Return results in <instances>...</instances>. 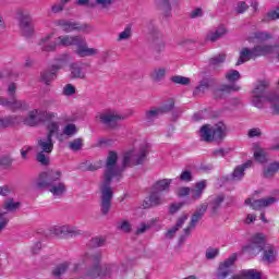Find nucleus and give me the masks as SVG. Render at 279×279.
Instances as JSON below:
<instances>
[{"label":"nucleus","mask_w":279,"mask_h":279,"mask_svg":"<svg viewBox=\"0 0 279 279\" xmlns=\"http://www.w3.org/2000/svg\"><path fill=\"white\" fill-rule=\"evenodd\" d=\"M53 36H56L54 32L47 33L41 36L38 41V47H40L41 51L46 53H51L58 49V47H76V53L80 58H88L90 56H97L99 50L97 48H89L86 43V38L82 36H70V35H61L56 40L51 41Z\"/></svg>","instance_id":"nucleus-1"},{"label":"nucleus","mask_w":279,"mask_h":279,"mask_svg":"<svg viewBox=\"0 0 279 279\" xmlns=\"http://www.w3.org/2000/svg\"><path fill=\"white\" fill-rule=\"evenodd\" d=\"M117 160H119V155L114 151H109L105 175L100 183V210L102 215H108L110 213V208H112L113 192L110 184H112V182H121V179L123 178V168H119L117 166Z\"/></svg>","instance_id":"nucleus-2"},{"label":"nucleus","mask_w":279,"mask_h":279,"mask_svg":"<svg viewBox=\"0 0 279 279\" xmlns=\"http://www.w3.org/2000/svg\"><path fill=\"white\" fill-rule=\"evenodd\" d=\"M270 38L271 34L265 32H257L253 36L248 37V43H255L257 45L254 46L253 49L243 47L240 50V57L235 65L241 66V64H245V62H250V60L260 58V56H269L270 53H274V47L267 44H263Z\"/></svg>","instance_id":"nucleus-3"},{"label":"nucleus","mask_w":279,"mask_h":279,"mask_svg":"<svg viewBox=\"0 0 279 279\" xmlns=\"http://www.w3.org/2000/svg\"><path fill=\"white\" fill-rule=\"evenodd\" d=\"M62 171L54 169L41 172L35 180V186L39 190L47 189L54 197H62L66 193V185L60 181Z\"/></svg>","instance_id":"nucleus-4"},{"label":"nucleus","mask_w":279,"mask_h":279,"mask_svg":"<svg viewBox=\"0 0 279 279\" xmlns=\"http://www.w3.org/2000/svg\"><path fill=\"white\" fill-rule=\"evenodd\" d=\"M267 83L259 82L255 85L251 101L255 108L268 106L274 114H279V97L276 94L267 93Z\"/></svg>","instance_id":"nucleus-5"},{"label":"nucleus","mask_w":279,"mask_h":279,"mask_svg":"<svg viewBox=\"0 0 279 279\" xmlns=\"http://www.w3.org/2000/svg\"><path fill=\"white\" fill-rule=\"evenodd\" d=\"M47 135L40 137L37 143V161L40 165H49V154L53 151V136L60 132V122H48L46 124Z\"/></svg>","instance_id":"nucleus-6"},{"label":"nucleus","mask_w":279,"mask_h":279,"mask_svg":"<svg viewBox=\"0 0 279 279\" xmlns=\"http://www.w3.org/2000/svg\"><path fill=\"white\" fill-rule=\"evenodd\" d=\"M149 154V145L146 143L141 144L140 146H135L132 149L124 153L122 159V167H134L136 165H143L145 162V158Z\"/></svg>","instance_id":"nucleus-7"},{"label":"nucleus","mask_w":279,"mask_h":279,"mask_svg":"<svg viewBox=\"0 0 279 279\" xmlns=\"http://www.w3.org/2000/svg\"><path fill=\"white\" fill-rule=\"evenodd\" d=\"M226 132L227 128L223 122H218L214 126L205 124L201 128L199 137L202 141H205V143H213V141H221V138H225Z\"/></svg>","instance_id":"nucleus-8"},{"label":"nucleus","mask_w":279,"mask_h":279,"mask_svg":"<svg viewBox=\"0 0 279 279\" xmlns=\"http://www.w3.org/2000/svg\"><path fill=\"white\" fill-rule=\"evenodd\" d=\"M86 260H90L94 263V266L87 271L88 278H99L101 276H112V271L117 270V266L114 265H108L104 268L99 265V262L101 260V253L97 254H86L85 255Z\"/></svg>","instance_id":"nucleus-9"},{"label":"nucleus","mask_w":279,"mask_h":279,"mask_svg":"<svg viewBox=\"0 0 279 279\" xmlns=\"http://www.w3.org/2000/svg\"><path fill=\"white\" fill-rule=\"evenodd\" d=\"M53 119H58L57 112L35 109L29 111L28 116L22 121L24 122L25 125H29L31 128H34L39 123H46L47 125V123L53 122Z\"/></svg>","instance_id":"nucleus-10"},{"label":"nucleus","mask_w":279,"mask_h":279,"mask_svg":"<svg viewBox=\"0 0 279 279\" xmlns=\"http://www.w3.org/2000/svg\"><path fill=\"white\" fill-rule=\"evenodd\" d=\"M125 119H128V116L122 114L117 109H107L96 114V120L109 128H112L118 121H123Z\"/></svg>","instance_id":"nucleus-11"},{"label":"nucleus","mask_w":279,"mask_h":279,"mask_svg":"<svg viewBox=\"0 0 279 279\" xmlns=\"http://www.w3.org/2000/svg\"><path fill=\"white\" fill-rule=\"evenodd\" d=\"M16 20L19 21V26L24 36L29 38V36H34V20H32V15L27 12L19 11L16 14Z\"/></svg>","instance_id":"nucleus-12"},{"label":"nucleus","mask_w":279,"mask_h":279,"mask_svg":"<svg viewBox=\"0 0 279 279\" xmlns=\"http://www.w3.org/2000/svg\"><path fill=\"white\" fill-rule=\"evenodd\" d=\"M226 80L230 82L229 85H221L216 92L215 96L219 97L220 93H232V90H239V85L234 84V82H239L241 80V73L236 70H230L226 74Z\"/></svg>","instance_id":"nucleus-13"},{"label":"nucleus","mask_w":279,"mask_h":279,"mask_svg":"<svg viewBox=\"0 0 279 279\" xmlns=\"http://www.w3.org/2000/svg\"><path fill=\"white\" fill-rule=\"evenodd\" d=\"M238 258L239 256L236 255V253H233L231 256H229L227 259L220 263L216 272V278L217 279L228 278L229 275L232 274V267H234V264L236 263Z\"/></svg>","instance_id":"nucleus-14"},{"label":"nucleus","mask_w":279,"mask_h":279,"mask_svg":"<svg viewBox=\"0 0 279 279\" xmlns=\"http://www.w3.org/2000/svg\"><path fill=\"white\" fill-rule=\"evenodd\" d=\"M54 64H52L50 71H46L41 74V80L45 82V84H51L56 77H58V71L66 64V56H63L62 58L56 59Z\"/></svg>","instance_id":"nucleus-15"},{"label":"nucleus","mask_w":279,"mask_h":279,"mask_svg":"<svg viewBox=\"0 0 279 279\" xmlns=\"http://www.w3.org/2000/svg\"><path fill=\"white\" fill-rule=\"evenodd\" d=\"M266 241L265 234L256 233L253 235L252 243L243 247V252H248V254L256 256V254L263 252V245H265Z\"/></svg>","instance_id":"nucleus-16"},{"label":"nucleus","mask_w":279,"mask_h":279,"mask_svg":"<svg viewBox=\"0 0 279 279\" xmlns=\"http://www.w3.org/2000/svg\"><path fill=\"white\" fill-rule=\"evenodd\" d=\"M54 25L57 27H61L63 32H86L88 25L86 24H77L75 22L66 21V20H57L54 21Z\"/></svg>","instance_id":"nucleus-17"},{"label":"nucleus","mask_w":279,"mask_h":279,"mask_svg":"<svg viewBox=\"0 0 279 279\" xmlns=\"http://www.w3.org/2000/svg\"><path fill=\"white\" fill-rule=\"evenodd\" d=\"M165 202H166L165 196L160 192H157L156 190H151L150 187V194L148 197L145 198L143 203V207L154 208L156 206H162Z\"/></svg>","instance_id":"nucleus-18"},{"label":"nucleus","mask_w":279,"mask_h":279,"mask_svg":"<svg viewBox=\"0 0 279 279\" xmlns=\"http://www.w3.org/2000/svg\"><path fill=\"white\" fill-rule=\"evenodd\" d=\"M244 204L246 206H251L253 210H262V208H267V206H271V204H276V198L275 197H267V198H260V199L246 198Z\"/></svg>","instance_id":"nucleus-19"},{"label":"nucleus","mask_w":279,"mask_h":279,"mask_svg":"<svg viewBox=\"0 0 279 279\" xmlns=\"http://www.w3.org/2000/svg\"><path fill=\"white\" fill-rule=\"evenodd\" d=\"M75 134H77V125L73 123H68L63 126L61 133H60V125H59V131L56 134V138L62 142V141H66V138H73Z\"/></svg>","instance_id":"nucleus-20"},{"label":"nucleus","mask_w":279,"mask_h":279,"mask_svg":"<svg viewBox=\"0 0 279 279\" xmlns=\"http://www.w3.org/2000/svg\"><path fill=\"white\" fill-rule=\"evenodd\" d=\"M0 106L4 108H10V110H27V102L24 100H16V98H11L10 100L0 97Z\"/></svg>","instance_id":"nucleus-21"},{"label":"nucleus","mask_w":279,"mask_h":279,"mask_svg":"<svg viewBox=\"0 0 279 279\" xmlns=\"http://www.w3.org/2000/svg\"><path fill=\"white\" fill-rule=\"evenodd\" d=\"M171 184H173V179H159L151 185V191L166 195L171 191Z\"/></svg>","instance_id":"nucleus-22"},{"label":"nucleus","mask_w":279,"mask_h":279,"mask_svg":"<svg viewBox=\"0 0 279 279\" xmlns=\"http://www.w3.org/2000/svg\"><path fill=\"white\" fill-rule=\"evenodd\" d=\"M207 183L206 180L199 181L195 183L193 189H190V195L192 202H197L198 199H202V195H204V190L206 189Z\"/></svg>","instance_id":"nucleus-23"},{"label":"nucleus","mask_w":279,"mask_h":279,"mask_svg":"<svg viewBox=\"0 0 279 279\" xmlns=\"http://www.w3.org/2000/svg\"><path fill=\"white\" fill-rule=\"evenodd\" d=\"M263 260L265 263H274L278 256V248L271 244H267L263 248Z\"/></svg>","instance_id":"nucleus-24"},{"label":"nucleus","mask_w":279,"mask_h":279,"mask_svg":"<svg viewBox=\"0 0 279 279\" xmlns=\"http://www.w3.org/2000/svg\"><path fill=\"white\" fill-rule=\"evenodd\" d=\"M250 167H252V160H248L238 166L232 172L231 180H233V182H239V180H243V178L245 177V170L250 169Z\"/></svg>","instance_id":"nucleus-25"},{"label":"nucleus","mask_w":279,"mask_h":279,"mask_svg":"<svg viewBox=\"0 0 279 279\" xmlns=\"http://www.w3.org/2000/svg\"><path fill=\"white\" fill-rule=\"evenodd\" d=\"M171 108H173V104H171L169 106V108H162V109L153 108L146 112L145 119L149 123V122L154 121L155 119H158V117H160V114H162V112H169V110H171Z\"/></svg>","instance_id":"nucleus-26"},{"label":"nucleus","mask_w":279,"mask_h":279,"mask_svg":"<svg viewBox=\"0 0 279 279\" xmlns=\"http://www.w3.org/2000/svg\"><path fill=\"white\" fill-rule=\"evenodd\" d=\"M71 76L75 80H84L86 77V66L77 63L72 64Z\"/></svg>","instance_id":"nucleus-27"},{"label":"nucleus","mask_w":279,"mask_h":279,"mask_svg":"<svg viewBox=\"0 0 279 279\" xmlns=\"http://www.w3.org/2000/svg\"><path fill=\"white\" fill-rule=\"evenodd\" d=\"M19 123H21V118L16 116L0 118V128L2 130H5V128H12V125H19Z\"/></svg>","instance_id":"nucleus-28"},{"label":"nucleus","mask_w":279,"mask_h":279,"mask_svg":"<svg viewBox=\"0 0 279 279\" xmlns=\"http://www.w3.org/2000/svg\"><path fill=\"white\" fill-rule=\"evenodd\" d=\"M253 151L256 162H259L260 165H263V162H267V151L265 149L255 144Z\"/></svg>","instance_id":"nucleus-29"},{"label":"nucleus","mask_w":279,"mask_h":279,"mask_svg":"<svg viewBox=\"0 0 279 279\" xmlns=\"http://www.w3.org/2000/svg\"><path fill=\"white\" fill-rule=\"evenodd\" d=\"M2 208L3 210H5V213H16V210L21 208V203L15 202L14 198H7L3 203Z\"/></svg>","instance_id":"nucleus-30"},{"label":"nucleus","mask_w":279,"mask_h":279,"mask_svg":"<svg viewBox=\"0 0 279 279\" xmlns=\"http://www.w3.org/2000/svg\"><path fill=\"white\" fill-rule=\"evenodd\" d=\"M203 216H199V214L194 213L191 217V221L189 226L183 230L185 236H189L193 230H195V227L197 223H199V220L202 219Z\"/></svg>","instance_id":"nucleus-31"},{"label":"nucleus","mask_w":279,"mask_h":279,"mask_svg":"<svg viewBox=\"0 0 279 279\" xmlns=\"http://www.w3.org/2000/svg\"><path fill=\"white\" fill-rule=\"evenodd\" d=\"M234 279H263L260 272L254 269L242 270Z\"/></svg>","instance_id":"nucleus-32"},{"label":"nucleus","mask_w":279,"mask_h":279,"mask_svg":"<svg viewBox=\"0 0 279 279\" xmlns=\"http://www.w3.org/2000/svg\"><path fill=\"white\" fill-rule=\"evenodd\" d=\"M167 75V68H157L150 73V77L154 82H162Z\"/></svg>","instance_id":"nucleus-33"},{"label":"nucleus","mask_w":279,"mask_h":279,"mask_svg":"<svg viewBox=\"0 0 279 279\" xmlns=\"http://www.w3.org/2000/svg\"><path fill=\"white\" fill-rule=\"evenodd\" d=\"M279 171V162H272L264 169V177L271 178L275 173Z\"/></svg>","instance_id":"nucleus-34"},{"label":"nucleus","mask_w":279,"mask_h":279,"mask_svg":"<svg viewBox=\"0 0 279 279\" xmlns=\"http://www.w3.org/2000/svg\"><path fill=\"white\" fill-rule=\"evenodd\" d=\"M156 221H158V218H154L151 220H149L148 222H142L136 230L137 234H144V232H147V230H149V228H151V226H154L156 223Z\"/></svg>","instance_id":"nucleus-35"},{"label":"nucleus","mask_w":279,"mask_h":279,"mask_svg":"<svg viewBox=\"0 0 279 279\" xmlns=\"http://www.w3.org/2000/svg\"><path fill=\"white\" fill-rule=\"evenodd\" d=\"M130 38H132V27L128 26L118 34L117 40L118 43H123V40H130Z\"/></svg>","instance_id":"nucleus-36"},{"label":"nucleus","mask_w":279,"mask_h":279,"mask_svg":"<svg viewBox=\"0 0 279 279\" xmlns=\"http://www.w3.org/2000/svg\"><path fill=\"white\" fill-rule=\"evenodd\" d=\"M63 230L64 236H66V234H71L72 236H77V234H82V231L77 229V227L71 225H63Z\"/></svg>","instance_id":"nucleus-37"},{"label":"nucleus","mask_w":279,"mask_h":279,"mask_svg":"<svg viewBox=\"0 0 279 279\" xmlns=\"http://www.w3.org/2000/svg\"><path fill=\"white\" fill-rule=\"evenodd\" d=\"M70 266H71V263L69 262H64L60 264L52 270L53 276H62V274H65L66 269H69Z\"/></svg>","instance_id":"nucleus-38"},{"label":"nucleus","mask_w":279,"mask_h":279,"mask_svg":"<svg viewBox=\"0 0 279 279\" xmlns=\"http://www.w3.org/2000/svg\"><path fill=\"white\" fill-rule=\"evenodd\" d=\"M171 82L180 84L181 86H189V84H191V78L182 75H175L171 77Z\"/></svg>","instance_id":"nucleus-39"},{"label":"nucleus","mask_w":279,"mask_h":279,"mask_svg":"<svg viewBox=\"0 0 279 279\" xmlns=\"http://www.w3.org/2000/svg\"><path fill=\"white\" fill-rule=\"evenodd\" d=\"M217 256H219V248L217 247H208L205 252L207 260H213L214 258H217Z\"/></svg>","instance_id":"nucleus-40"},{"label":"nucleus","mask_w":279,"mask_h":279,"mask_svg":"<svg viewBox=\"0 0 279 279\" xmlns=\"http://www.w3.org/2000/svg\"><path fill=\"white\" fill-rule=\"evenodd\" d=\"M221 204H223V195H218L214 197L211 202L213 213H215L216 210H219V208H221Z\"/></svg>","instance_id":"nucleus-41"},{"label":"nucleus","mask_w":279,"mask_h":279,"mask_svg":"<svg viewBox=\"0 0 279 279\" xmlns=\"http://www.w3.org/2000/svg\"><path fill=\"white\" fill-rule=\"evenodd\" d=\"M8 223H10V218H8V214L0 211V232H3V230H5Z\"/></svg>","instance_id":"nucleus-42"},{"label":"nucleus","mask_w":279,"mask_h":279,"mask_svg":"<svg viewBox=\"0 0 279 279\" xmlns=\"http://www.w3.org/2000/svg\"><path fill=\"white\" fill-rule=\"evenodd\" d=\"M117 229L121 230L122 232H130L132 230V225H130V221L122 220L118 222Z\"/></svg>","instance_id":"nucleus-43"},{"label":"nucleus","mask_w":279,"mask_h":279,"mask_svg":"<svg viewBox=\"0 0 279 279\" xmlns=\"http://www.w3.org/2000/svg\"><path fill=\"white\" fill-rule=\"evenodd\" d=\"M210 85L208 84L207 80H204L199 83V85L195 88V95H198V93H204L205 90H208V87Z\"/></svg>","instance_id":"nucleus-44"},{"label":"nucleus","mask_w":279,"mask_h":279,"mask_svg":"<svg viewBox=\"0 0 279 279\" xmlns=\"http://www.w3.org/2000/svg\"><path fill=\"white\" fill-rule=\"evenodd\" d=\"M70 149H72V151H80V149H82V140L81 138H76L74 141H72L69 144Z\"/></svg>","instance_id":"nucleus-45"},{"label":"nucleus","mask_w":279,"mask_h":279,"mask_svg":"<svg viewBox=\"0 0 279 279\" xmlns=\"http://www.w3.org/2000/svg\"><path fill=\"white\" fill-rule=\"evenodd\" d=\"M178 197H189L191 195V187L182 186L177 190Z\"/></svg>","instance_id":"nucleus-46"},{"label":"nucleus","mask_w":279,"mask_h":279,"mask_svg":"<svg viewBox=\"0 0 279 279\" xmlns=\"http://www.w3.org/2000/svg\"><path fill=\"white\" fill-rule=\"evenodd\" d=\"M63 95L65 97H71V96L75 95V86H73L72 84H66L63 87Z\"/></svg>","instance_id":"nucleus-47"},{"label":"nucleus","mask_w":279,"mask_h":279,"mask_svg":"<svg viewBox=\"0 0 279 279\" xmlns=\"http://www.w3.org/2000/svg\"><path fill=\"white\" fill-rule=\"evenodd\" d=\"M106 243V239L104 236H95L92 239L93 247H101Z\"/></svg>","instance_id":"nucleus-48"},{"label":"nucleus","mask_w":279,"mask_h":279,"mask_svg":"<svg viewBox=\"0 0 279 279\" xmlns=\"http://www.w3.org/2000/svg\"><path fill=\"white\" fill-rule=\"evenodd\" d=\"M179 180H181V182H191L193 180V174L191 171L185 170L180 174Z\"/></svg>","instance_id":"nucleus-49"},{"label":"nucleus","mask_w":279,"mask_h":279,"mask_svg":"<svg viewBox=\"0 0 279 279\" xmlns=\"http://www.w3.org/2000/svg\"><path fill=\"white\" fill-rule=\"evenodd\" d=\"M186 221H189V214H182L178 220H177V223H175V227L179 228H182L184 226V223H186Z\"/></svg>","instance_id":"nucleus-50"},{"label":"nucleus","mask_w":279,"mask_h":279,"mask_svg":"<svg viewBox=\"0 0 279 279\" xmlns=\"http://www.w3.org/2000/svg\"><path fill=\"white\" fill-rule=\"evenodd\" d=\"M183 206H184V203H172L169 206L170 215H175V213H178V210H180Z\"/></svg>","instance_id":"nucleus-51"},{"label":"nucleus","mask_w":279,"mask_h":279,"mask_svg":"<svg viewBox=\"0 0 279 279\" xmlns=\"http://www.w3.org/2000/svg\"><path fill=\"white\" fill-rule=\"evenodd\" d=\"M96 5H99V8H110L114 0H95Z\"/></svg>","instance_id":"nucleus-52"},{"label":"nucleus","mask_w":279,"mask_h":279,"mask_svg":"<svg viewBox=\"0 0 279 279\" xmlns=\"http://www.w3.org/2000/svg\"><path fill=\"white\" fill-rule=\"evenodd\" d=\"M208 210V203H203L196 208V215L204 217L205 213Z\"/></svg>","instance_id":"nucleus-53"},{"label":"nucleus","mask_w":279,"mask_h":279,"mask_svg":"<svg viewBox=\"0 0 279 279\" xmlns=\"http://www.w3.org/2000/svg\"><path fill=\"white\" fill-rule=\"evenodd\" d=\"M226 61V54L221 53L210 59V64H221Z\"/></svg>","instance_id":"nucleus-54"},{"label":"nucleus","mask_w":279,"mask_h":279,"mask_svg":"<svg viewBox=\"0 0 279 279\" xmlns=\"http://www.w3.org/2000/svg\"><path fill=\"white\" fill-rule=\"evenodd\" d=\"M51 232L56 236H64V226H56L52 228Z\"/></svg>","instance_id":"nucleus-55"},{"label":"nucleus","mask_w":279,"mask_h":279,"mask_svg":"<svg viewBox=\"0 0 279 279\" xmlns=\"http://www.w3.org/2000/svg\"><path fill=\"white\" fill-rule=\"evenodd\" d=\"M1 167H10L12 165V157L11 156H3L0 158Z\"/></svg>","instance_id":"nucleus-56"},{"label":"nucleus","mask_w":279,"mask_h":279,"mask_svg":"<svg viewBox=\"0 0 279 279\" xmlns=\"http://www.w3.org/2000/svg\"><path fill=\"white\" fill-rule=\"evenodd\" d=\"M51 10L54 14H58L64 10V4L61 2H57L51 7Z\"/></svg>","instance_id":"nucleus-57"},{"label":"nucleus","mask_w":279,"mask_h":279,"mask_svg":"<svg viewBox=\"0 0 279 279\" xmlns=\"http://www.w3.org/2000/svg\"><path fill=\"white\" fill-rule=\"evenodd\" d=\"M32 149H34L32 146H24L21 149V157L23 158V160H27V155L29 154V151H32Z\"/></svg>","instance_id":"nucleus-58"},{"label":"nucleus","mask_w":279,"mask_h":279,"mask_svg":"<svg viewBox=\"0 0 279 279\" xmlns=\"http://www.w3.org/2000/svg\"><path fill=\"white\" fill-rule=\"evenodd\" d=\"M178 230H180V228H178L177 226L170 228L166 232V239H173V236H175V232H178Z\"/></svg>","instance_id":"nucleus-59"},{"label":"nucleus","mask_w":279,"mask_h":279,"mask_svg":"<svg viewBox=\"0 0 279 279\" xmlns=\"http://www.w3.org/2000/svg\"><path fill=\"white\" fill-rule=\"evenodd\" d=\"M220 37L217 36L216 31H211L207 34L206 39L209 40L210 43H216V40H219Z\"/></svg>","instance_id":"nucleus-60"},{"label":"nucleus","mask_w":279,"mask_h":279,"mask_svg":"<svg viewBox=\"0 0 279 279\" xmlns=\"http://www.w3.org/2000/svg\"><path fill=\"white\" fill-rule=\"evenodd\" d=\"M215 32L219 38L226 36V34H228V29H226V26H223V25H220Z\"/></svg>","instance_id":"nucleus-61"},{"label":"nucleus","mask_w":279,"mask_h":279,"mask_svg":"<svg viewBox=\"0 0 279 279\" xmlns=\"http://www.w3.org/2000/svg\"><path fill=\"white\" fill-rule=\"evenodd\" d=\"M12 193V189H10V186L4 185V186H0V195L2 197H5V195H10Z\"/></svg>","instance_id":"nucleus-62"},{"label":"nucleus","mask_w":279,"mask_h":279,"mask_svg":"<svg viewBox=\"0 0 279 279\" xmlns=\"http://www.w3.org/2000/svg\"><path fill=\"white\" fill-rule=\"evenodd\" d=\"M235 10L239 14H243V12H245V10H247V3H245V2L238 3V7Z\"/></svg>","instance_id":"nucleus-63"},{"label":"nucleus","mask_w":279,"mask_h":279,"mask_svg":"<svg viewBox=\"0 0 279 279\" xmlns=\"http://www.w3.org/2000/svg\"><path fill=\"white\" fill-rule=\"evenodd\" d=\"M250 138H254L255 136H260V129H251L248 131Z\"/></svg>","instance_id":"nucleus-64"}]
</instances>
